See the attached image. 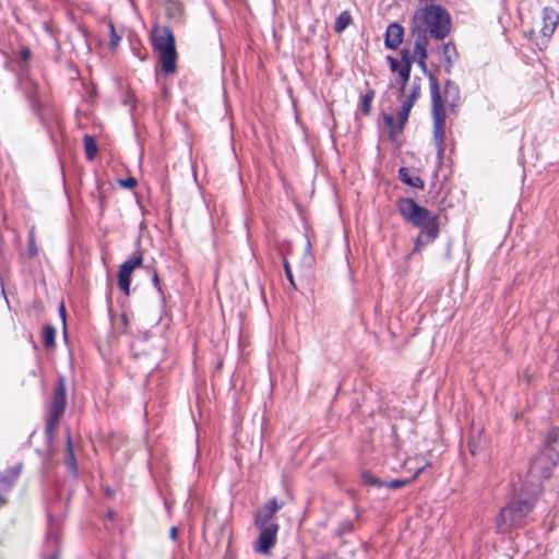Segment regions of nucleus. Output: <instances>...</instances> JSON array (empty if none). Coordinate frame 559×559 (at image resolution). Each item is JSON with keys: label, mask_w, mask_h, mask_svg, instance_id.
I'll use <instances>...</instances> for the list:
<instances>
[{"label": "nucleus", "mask_w": 559, "mask_h": 559, "mask_svg": "<svg viewBox=\"0 0 559 559\" xmlns=\"http://www.w3.org/2000/svg\"><path fill=\"white\" fill-rule=\"evenodd\" d=\"M431 95V116L433 121V140L439 157L444 153L447 107L455 110L460 102L459 86L448 80L444 85V98L441 96L440 87L436 78H429Z\"/></svg>", "instance_id": "nucleus-1"}, {"label": "nucleus", "mask_w": 559, "mask_h": 559, "mask_svg": "<svg viewBox=\"0 0 559 559\" xmlns=\"http://www.w3.org/2000/svg\"><path fill=\"white\" fill-rule=\"evenodd\" d=\"M396 207L401 217L419 229L415 240L414 252H419L425 246L432 243L439 236V216L416 203L411 198H400Z\"/></svg>", "instance_id": "nucleus-2"}, {"label": "nucleus", "mask_w": 559, "mask_h": 559, "mask_svg": "<svg viewBox=\"0 0 559 559\" xmlns=\"http://www.w3.org/2000/svg\"><path fill=\"white\" fill-rule=\"evenodd\" d=\"M152 45L158 53L160 71L165 74L176 72L177 51L175 36L169 27H155L152 33Z\"/></svg>", "instance_id": "nucleus-3"}, {"label": "nucleus", "mask_w": 559, "mask_h": 559, "mask_svg": "<svg viewBox=\"0 0 559 559\" xmlns=\"http://www.w3.org/2000/svg\"><path fill=\"white\" fill-rule=\"evenodd\" d=\"M536 499V492H533V495L514 500L502 508L497 518L498 531L504 533L515 526L522 525L524 519L533 510Z\"/></svg>", "instance_id": "nucleus-4"}, {"label": "nucleus", "mask_w": 559, "mask_h": 559, "mask_svg": "<svg viewBox=\"0 0 559 559\" xmlns=\"http://www.w3.org/2000/svg\"><path fill=\"white\" fill-rule=\"evenodd\" d=\"M67 407V383L66 378L60 376L55 386L51 401L46 416L45 435L48 442H51L61 417Z\"/></svg>", "instance_id": "nucleus-5"}, {"label": "nucleus", "mask_w": 559, "mask_h": 559, "mask_svg": "<svg viewBox=\"0 0 559 559\" xmlns=\"http://www.w3.org/2000/svg\"><path fill=\"white\" fill-rule=\"evenodd\" d=\"M557 463V459L543 451L532 460L527 476L534 486V492H536V496L540 490L543 481L551 476L552 469Z\"/></svg>", "instance_id": "nucleus-6"}, {"label": "nucleus", "mask_w": 559, "mask_h": 559, "mask_svg": "<svg viewBox=\"0 0 559 559\" xmlns=\"http://www.w3.org/2000/svg\"><path fill=\"white\" fill-rule=\"evenodd\" d=\"M424 21L431 34L437 39H443L450 32V15L440 5H429L424 11Z\"/></svg>", "instance_id": "nucleus-7"}, {"label": "nucleus", "mask_w": 559, "mask_h": 559, "mask_svg": "<svg viewBox=\"0 0 559 559\" xmlns=\"http://www.w3.org/2000/svg\"><path fill=\"white\" fill-rule=\"evenodd\" d=\"M278 525L272 523L267 526L260 527V535L255 543V551L267 555L277 539Z\"/></svg>", "instance_id": "nucleus-8"}, {"label": "nucleus", "mask_w": 559, "mask_h": 559, "mask_svg": "<svg viewBox=\"0 0 559 559\" xmlns=\"http://www.w3.org/2000/svg\"><path fill=\"white\" fill-rule=\"evenodd\" d=\"M283 508V503L278 502L276 498L270 499L264 503L255 513L254 523L258 527L270 525V521L275 513Z\"/></svg>", "instance_id": "nucleus-9"}, {"label": "nucleus", "mask_w": 559, "mask_h": 559, "mask_svg": "<svg viewBox=\"0 0 559 559\" xmlns=\"http://www.w3.org/2000/svg\"><path fill=\"white\" fill-rule=\"evenodd\" d=\"M21 473V464L4 471L0 474V507L5 503V495L11 490L12 485Z\"/></svg>", "instance_id": "nucleus-10"}, {"label": "nucleus", "mask_w": 559, "mask_h": 559, "mask_svg": "<svg viewBox=\"0 0 559 559\" xmlns=\"http://www.w3.org/2000/svg\"><path fill=\"white\" fill-rule=\"evenodd\" d=\"M543 27L542 33L545 37H550L559 22V15L552 8H544L543 12Z\"/></svg>", "instance_id": "nucleus-11"}, {"label": "nucleus", "mask_w": 559, "mask_h": 559, "mask_svg": "<svg viewBox=\"0 0 559 559\" xmlns=\"http://www.w3.org/2000/svg\"><path fill=\"white\" fill-rule=\"evenodd\" d=\"M404 28L397 23H392L388 26L385 33V46L391 49H396L403 41Z\"/></svg>", "instance_id": "nucleus-12"}, {"label": "nucleus", "mask_w": 559, "mask_h": 559, "mask_svg": "<svg viewBox=\"0 0 559 559\" xmlns=\"http://www.w3.org/2000/svg\"><path fill=\"white\" fill-rule=\"evenodd\" d=\"M543 452L559 461V429L551 428L545 439V448Z\"/></svg>", "instance_id": "nucleus-13"}, {"label": "nucleus", "mask_w": 559, "mask_h": 559, "mask_svg": "<svg viewBox=\"0 0 559 559\" xmlns=\"http://www.w3.org/2000/svg\"><path fill=\"white\" fill-rule=\"evenodd\" d=\"M412 56L407 50L402 51V60H401V67L399 69V75L401 78V93L405 92L406 83L409 80L411 76V70H412Z\"/></svg>", "instance_id": "nucleus-14"}, {"label": "nucleus", "mask_w": 559, "mask_h": 559, "mask_svg": "<svg viewBox=\"0 0 559 559\" xmlns=\"http://www.w3.org/2000/svg\"><path fill=\"white\" fill-rule=\"evenodd\" d=\"M399 178L404 185H407L412 188H417L420 190L425 188L424 180L419 176L413 174L407 167H401L399 169Z\"/></svg>", "instance_id": "nucleus-15"}, {"label": "nucleus", "mask_w": 559, "mask_h": 559, "mask_svg": "<svg viewBox=\"0 0 559 559\" xmlns=\"http://www.w3.org/2000/svg\"><path fill=\"white\" fill-rule=\"evenodd\" d=\"M456 56H457L456 48L452 43H448L443 46L442 58L445 63V71L448 73L451 72V69L453 67L454 60L456 59Z\"/></svg>", "instance_id": "nucleus-16"}, {"label": "nucleus", "mask_w": 559, "mask_h": 559, "mask_svg": "<svg viewBox=\"0 0 559 559\" xmlns=\"http://www.w3.org/2000/svg\"><path fill=\"white\" fill-rule=\"evenodd\" d=\"M414 104L412 100H404L399 112H397V119H399V128L397 131H402L404 128V124L408 120L409 112L413 108Z\"/></svg>", "instance_id": "nucleus-17"}, {"label": "nucleus", "mask_w": 559, "mask_h": 559, "mask_svg": "<svg viewBox=\"0 0 559 559\" xmlns=\"http://www.w3.org/2000/svg\"><path fill=\"white\" fill-rule=\"evenodd\" d=\"M66 464H67L68 468L72 472V474L76 475L78 468H76V463H75V457H74V452H73V447H72V440H71L70 435H68V438H67Z\"/></svg>", "instance_id": "nucleus-18"}, {"label": "nucleus", "mask_w": 559, "mask_h": 559, "mask_svg": "<svg viewBox=\"0 0 559 559\" xmlns=\"http://www.w3.org/2000/svg\"><path fill=\"white\" fill-rule=\"evenodd\" d=\"M131 272L119 269L118 272V287L126 294H130Z\"/></svg>", "instance_id": "nucleus-19"}, {"label": "nucleus", "mask_w": 559, "mask_h": 559, "mask_svg": "<svg viewBox=\"0 0 559 559\" xmlns=\"http://www.w3.org/2000/svg\"><path fill=\"white\" fill-rule=\"evenodd\" d=\"M56 340V328L53 325L47 324L43 329V343L46 348L55 347Z\"/></svg>", "instance_id": "nucleus-20"}, {"label": "nucleus", "mask_w": 559, "mask_h": 559, "mask_svg": "<svg viewBox=\"0 0 559 559\" xmlns=\"http://www.w3.org/2000/svg\"><path fill=\"white\" fill-rule=\"evenodd\" d=\"M428 40L426 35H418L414 45V55L421 59H427Z\"/></svg>", "instance_id": "nucleus-21"}, {"label": "nucleus", "mask_w": 559, "mask_h": 559, "mask_svg": "<svg viewBox=\"0 0 559 559\" xmlns=\"http://www.w3.org/2000/svg\"><path fill=\"white\" fill-rule=\"evenodd\" d=\"M85 156L88 160H93L97 155V144L92 135H85L83 139Z\"/></svg>", "instance_id": "nucleus-22"}, {"label": "nucleus", "mask_w": 559, "mask_h": 559, "mask_svg": "<svg viewBox=\"0 0 559 559\" xmlns=\"http://www.w3.org/2000/svg\"><path fill=\"white\" fill-rule=\"evenodd\" d=\"M352 23V15L349 11H343L336 17L334 24V31L336 33H342L349 24Z\"/></svg>", "instance_id": "nucleus-23"}, {"label": "nucleus", "mask_w": 559, "mask_h": 559, "mask_svg": "<svg viewBox=\"0 0 559 559\" xmlns=\"http://www.w3.org/2000/svg\"><path fill=\"white\" fill-rule=\"evenodd\" d=\"M424 471V467H420L416 471L414 477L412 479H393L391 481H388V483H384V487L389 488V489H392V490H396V489H400L406 485H408L413 479H415L416 477H418V475Z\"/></svg>", "instance_id": "nucleus-24"}, {"label": "nucleus", "mask_w": 559, "mask_h": 559, "mask_svg": "<svg viewBox=\"0 0 559 559\" xmlns=\"http://www.w3.org/2000/svg\"><path fill=\"white\" fill-rule=\"evenodd\" d=\"M143 262V257L141 253L134 254L132 258L126 260L120 267L128 271L133 272L136 267H139Z\"/></svg>", "instance_id": "nucleus-25"}, {"label": "nucleus", "mask_w": 559, "mask_h": 559, "mask_svg": "<svg viewBox=\"0 0 559 559\" xmlns=\"http://www.w3.org/2000/svg\"><path fill=\"white\" fill-rule=\"evenodd\" d=\"M374 97V92L369 90L360 99L359 109L364 115H369L371 109V103Z\"/></svg>", "instance_id": "nucleus-26"}, {"label": "nucleus", "mask_w": 559, "mask_h": 559, "mask_svg": "<svg viewBox=\"0 0 559 559\" xmlns=\"http://www.w3.org/2000/svg\"><path fill=\"white\" fill-rule=\"evenodd\" d=\"M301 263L307 267H311L314 263V257L312 254L311 243H310L309 239H307L305 253H304Z\"/></svg>", "instance_id": "nucleus-27"}, {"label": "nucleus", "mask_w": 559, "mask_h": 559, "mask_svg": "<svg viewBox=\"0 0 559 559\" xmlns=\"http://www.w3.org/2000/svg\"><path fill=\"white\" fill-rule=\"evenodd\" d=\"M420 96V79L416 78L413 81L412 88L409 95L406 97V100H412L413 104L418 99Z\"/></svg>", "instance_id": "nucleus-28"}, {"label": "nucleus", "mask_w": 559, "mask_h": 559, "mask_svg": "<svg viewBox=\"0 0 559 559\" xmlns=\"http://www.w3.org/2000/svg\"><path fill=\"white\" fill-rule=\"evenodd\" d=\"M468 451L469 453L475 456L477 455L481 448H483V441H481V438L480 437H473L469 441H468Z\"/></svg>", "instance_id": "nucleus-29"}, {"label": "nucleus", "mask_w": 559, "mask_h": 559, "mask_svg": "<svg viewBox=\"0 0 559 559\" xmlns=\"http://www.w3.org/2000/svg\"><path fill=\"white\" fill-rule=\"evenodd\" d=\"M28 246H27V254L29 258H34L38 254V249L35 243V233L32 229L28 234Z\"/></svg>", "instance_id": "nucleus-30"}, {"label": "nucleus", "mask_w": 559, "mask_h": 559, "mask_svg": "<svg viewBox=\"0 0 559 559\" xmlns=\"http://www.w3.org/2000/svg\"><path fill=\"white\" fill-rule=\"evenodd\" d=\"M362 479L366 484L376 486V487H383L384 483L376 478L371 473L364 472L362 473Z\"/></svg>", "instance_id": "nucleus-31"}, {"label": "nucleus", "mask_w": 559, "mask_h": 559, "mask_svg": "<svg viewBox=\"0 0 559 559\" xmlns=\"http://www.w3.org/2000/svg\"><path fill=\"white\" fill-rule=\"evenodd\" d=\"M48 544H52L53 546V551L52 554L47 557L46 559H59V549H58V540H57V537L55 536H48Z\"/></svg>", "instance_id": "nucleus-32"}, {"label": "nucleus", "mask_w": 559, "mask_h": 559, "mask_svg": "<svg viewBox=\"0 0 559 559\" xmlns=\"http://www.w3.org/2000/svg\"><path fill=\"white\" fill-rule=\"evenodd\" d=\"M284 270H285V275H286L287 280L289 281L290 285L293 286V288H296L293 272H292L290 265L287 260H284Z\"/></svg>", "instance_id": "nucleus-33"}, {"label": "nucleus", "mask_w": 559, "mask_h": 559, "mask_svg": "<svg viewBox=\"0 0 559 559\" xmlns=\"http://www.w3.org/2000/svg\"><path fill=\"white\" fill-rule=\"evenodd\" d=\"M383 121H384L385 126L392 130V132H394L395 129L397 130L399 126L397 127L395 126V119L392 115H389V114L384 115Z\"/></svg>", "instance_id": "nucleus-34"}, {"label": "nucleus", "mask_w": 559, "mask_h": 559, "mask_svg": "<svg viewBox=\"0 0 559 559\" xmlns=\"http://www.w3.org/2000/svg\"><path fill=\"white\" fill-rule=\"evenodd\" d=\"M121 187L127 189H133L136 186V180L133 177H129L127 179L119 180Z\"/></svg>", "instance_id": "nucleus-35"}, {"label": "nucleus", "mask_w": 559, "mask_h": 559, "mask_svg": "<svg viewBox=\"0 0 559 559\" xmlns=\"http://www.w3.org/2000/svg\"><path fill=\"white\" fill-rule=\"evenodd\" d=\"M388 61L390 62V68H391V71L392 72H397L399 73V69L401 67V62H399L395 58L393 57H388Z\"/></svg>", "instance_id": "nucleus-36"}, {"label": "nucleus", "mask_w": 559, "mask_h": 559, "mask_svg": "<svg viewBox=\"0 0 559 559\" xmlns=\"http://www.w3.org/2000/svg\"><path fill=\"white\" fill-rule=\"evenodd\" d=\"M110 29H111V34H110V44L112 46H117L119 40H120V37L116 34V31H115V27L114 25H110Z\"/></svg>", "instance_id": "nucleus-37"}, {"label": "nucleus", "mask_w": 559, "mask_h": 559, "mask_svg": "<svg viewBox=\"0 0 559 559\" xmlns=\"http://www.w3.org/2000/svg\"><path fill=\"white\" fill-rule=\"evenodd\" d=\"M152 281H153L154 286L157 288V290L159 293H162V288L159 285V278H158V274L156 271L153 272Z\"/></svg>", "instance_id": "nucleus-38"}, {"label": "nucleus", "mask_w": 559, "mask_h": 559, "mask_svg": "<svg viewBox=\"0 0 559 559\" xmlns=\"http://www.w3.org/2000/svg\"><path fill=\"white\" fill-rule=\"evenodd\" d=\"M169 537L173 540H176L178 537V528L176 526L170 527L169 530Z\"/></svg>", "instance_id": "nucleus-39"}, {"label": "nucleus", "mask_w": 559, "mask_h": 559, "mask_svg": "<svg viewBox=\"0 0 559 559\" xmlns=\"http://www.w3.org/2000/svg\"><path fill=\"white\" fill-rule=\"evenodd\" d=\"M60 314L62 317L63 324L66 325V310H64L63 305H61V307H60ZM64 336H67V330L66 329H64Z\"/></svg>", "instance_id": "nucleus-40"}, {"label": "nucleus", "mask_w": 559, "mask_h": 559, "mask_svg": "<svg viewBox=\"0 0 559 559\" xmlns=\"http://www.w3.org/2000/svg\"><path fill=\"white\" fill-rule=\"evenodd\" d=\"M418 64L426 70V59H421V57L418 58Z\"/></svg>", "instance_id": "nucleus-41"}, {"label": "nucleus", "mask_w": 559, "mask_h": 559, "mask_svg": "<svg viewBox=\"0 0 559 559\" xmlns=\"http://www.w3.org/2000/svg\"><path fill=\"white\" fill-rule=\"evenodd\" d=\"M122 320L127 322V317L124 314L122 316Z\"/></svg>", "instance_id": "nucleus-42"}]
</instances>
